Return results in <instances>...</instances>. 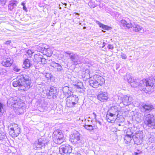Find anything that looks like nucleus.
Wrapping results in <instances>:
<instances>
[{
	"mask_svg": "<svg viewBox=\"0 0 155 155\" xmlns=\"http://www.w3.org/2000/svg\"><path fill=\"white\" fill-rule=\"evenodd\" d=\"M34 59L36 62L42 64H45L47 62L46 59L44 58L43 56L39 53L35 54Z\"/></svg>",
	"mask_w": 155,
	"mask_h": 155,
	"instance_id": "9b49d317",
	"label": "nucleus"
},
{
	"mask_svg": "<svg viewBox=\"0 0 155 155\" xmlns=\"http://www.w3.org/2000/svg\"><path fill=\"white\" fill-rule=\"evenodd\" d=\"M72 147L68 144H63L59 148V152L61 154L71 153L72 151Z\"/></svg>",
	"mask_w": 155,
	"mask_h": 155,
	"instance_id": "6e6552de",
	"label": "nucleus"
},
{
	"mask_svg": "<svg viewBox=\"0 0 155 155\" xmlns=\"http://www.w3.org/2000/svg\"><path fill=\"white\" fill-rule=\"evenodd\" d=\"M21 102L20 101H18L17 102H16L15 103V104H17L18 105L19 104H20L21 103Z\"/></svg>",
	"mask_w": 155,
	"mask_h": 155,
	"instance_id": "4c0bfd02",
	"label": "nucleus"
},
{
	"mask_svg": "<svg viewBox=\"0 0 155 155\" xmlns=\"http://www.w3.org/2000/svg\"><path fill=\"white\" fill-rule=\"evenodd\" d=\"M53 141L56 144H60L65 141V139L61 130H55L52 134Z\"/></svg>",
	"mask_w": 155,
	"mask_h": 155,
	"instance_id": "20e7f679",
	"label": "nucleus"
},
{
	"mask_svg": "<svg viewBox=\"0 0 155 155\" xmlns=\"http://www.w3.org/2000/svg\"><path fill=\"white\" fill-rule=\"evenodd\" d=\"M12 84L14 87H18V90L20 92L26 91L32 86L31 80L29 76L23 74L19 75L14 79Z\"/></svg>",
	"mask_w": 155,
	"mask_h": 155,
	"instance_id": "f257e3e1",
	"label": "nucleus"
},
{
	"mask_svg": "<svg viewBox=\"0 0 155 155\" xmlns=\"http://www.w3.org/2000/svg\"><path fill=\"white\" fill-rule=\"evenodd\" d=\"M121 57L123 59H126L127 58V56L124 54H123L121 55Z\"/></svg>",
	"mask_w": 155,
	"mask_h": 155,
	"instance_id": "c9c22d12",
	"label": "nucleus"
},
{
	"mask_svg": "<svg viewBox=\"0 0 155 155\" xmlns=\"http://www.w3.org/2000/svg\"><path fill=\"white\" fill-rule=\"evenodd\" d=\"M80 140V134L78 132L71 134L70 135V140L74 143H76Z\"/></svg>",
	"mask_w": 155,
	"mask_h": 155,
	"instance_id": "f8f14e48",
	"label": "nucleus"
},
{
	"mask_svg": "<svg viewBox=\"0 0 155 155\" xmlns=\"http://www.w3.org/2000/svg\"><path fill=\"white\" fill-rule=\"evenodd\" d=\"M88 83L91 87L97 88L104 85L105 79L103 77L95 74L89 78Z\"/></svg>",
	"mask_w": 155,
	"mask_h": 155,
	"instance_id": "f03ea898",
	"label": "nucleus"
},
{
	"mask_svg": "<svg viewBox=\"0 0 155 155\" xmlns=\"http://www.w3.org/2000/svg\"><path fill=\"white\" fill-rule=\"evenodd\" d=\"M11 42V41L8 40V41H6V42H5L4 44L5 45H9L10 44Z\"/></svg>",
	"mask_w": 155,
	"mask_h": 155,
	"instance_id": "72a5a7b5",
	"label": "nucleus"
},
{
	"mask_svg": "<svg viewBox=\"0 0 155 155\" xmlns=\"http://www.w3.org/2000/svg\"><path fill=\"white\" fill-rule=\"evenodd\" d=\"M120 26L130 28L132 27L133 25L130 22H127L124 19H122L120 21Z\"/></svg>",
	"mask_w": 155,
	"mask_h": 155,
	"instance_id": "dca6fc26",
	"label": "nucleus"
},
{
	"mask_svg": "<svg viewBox=\"0 0 155 155\" xmlns=\"http://www.w3.org/2000/svg\"><path fill=\"white\" fill-rule=\"evenodd\" d=\"M70 58L71 60H74L75 59V57L74 56H70Z\"/></svg>",
	"mask_w": 155,
	"mask_h": 155,
	"instance_id": "e433bc0d",
	"label": "nucleus"
},
{
	"mask_svg": "<svg viewBox=\"0 0 155 155\" xmlns=\"http://www.w3.org/2000/svg\"><path fill=\"white\" fill-rule=\"evenodd\" d=\"M34 53V51L33 50L28 49L26 52V55L28 57L30 58L32 57Z\"/></svg>",
	"mask_w": 155,
	"mask_h": 155,
	"instance_id": "5701e85b",
	"label": "nucleus"
},
{
	"mask_svg": "<svg viewBox=\"0 0 155 155\" xmlns=\"http://www.w3.org/2000/svg\"><path fill=\"white\" fill-rule=\"evenodd\" d=\"M48 47L49 46L46 44H40L37 46L38 51L43 54Z\"/></svg>",
	"mask_w": 155,
	"mask_h": 155,
	"instance_id": "4468645a",
	"label": "nucleus"
},
{
	"mask_svg": "<svg viewBox=\"0 0 155 155\" xmlns=\"http://www.w3.org/2000/svg\"><path fill=\"white\" fill-rule=\"evenodd\" d=\"M147 116H149V117H147V119L145 122V124L148 126L150 125H152L153 124L155 125V121H154V120H152V115L150 114H149L147 115Z\"/></svg>",
	"mask_w": 155,
	"mask_h": 155,
	"instance_id": "2eb2a0df",
	"label": "nucleus"
},
{
	"mask_svg": "<svg viewBox=\"0 0 155 155\" xmlns=\"http://www.w3.org/2000/svg\"><path fill=\"white\" fill-rule=\"evenodd\" d=\"M97 99L101 102H106L108 99V95L105 92L100 93L97 95Z\"/></svg>",
	"mask_w": 155,
	"mask_h": 155,
	"instance_id": "ddd939ff",
	"label": "nucleus"
},
{
	"mask_svg": "<svg viewBox=\"0 0 155 155\" xmlns=\"http://www.w3.org/2000/svg\"><path fill=\"white\" fill-rule=\"evenodd\" d=\"M52 77V75L49 73H47L45 75V77L48 79H51Z\"/></svg>",
	"mask_w": 155,
	"mask_h": 155,
	"instance_id": "c85d7f7f",
	"label": "nucleus"
},
{
	"mask_svg": "<svg viewBox=\"0 0 155 155\" xmlns=\"http://www.w3.org/2000/svg\"><path fill=\"white\" fill-rule=\"evenodd\" d=\"M128 135H126L124 137V141L126 144L130 143L133 138V137L129 136Z\"/></svg>",
	"mask_w": 155,
	"mask_h": 155,
	"instance_id": "aec40b11",
	"label": "nucleus"
},
{
	"mask_svg": "<svg viewBox=\"0 0 155 155\" xmlns=\"http://www.w3.org/2000/svg\"><path fill=\"white\" fill-rule=\"evenodd\" d=\"M98 24L99 25L100 27L102 28L105 30H108L111 28V27L107 25H104L99 22H98Z\"/></svg>",
	"mask_w": 155,
	"mask_h": 155,
	"instance_id": "4be33fe9",
	"label": "nucleus"
},
{
	"mask_svg": "<svg viewBox=\"0 0 155 155\" xmlns=\"http://www.w3.org/2000/svg\"><path fill=\"white\" fill-rule=\"evenodd\" d=\"M24 66L23 68L25 69H27L30 68L31 66L30 61L28 59H25L23 61Z\"/></svg>",
	"mask_w": 155,
	"mask_h": 155,
	"instance_id": "6ab92c4d",
	"label": "nucleus"
},
{
	"mask_svg": "<svg viewBox=\"0 0 155 155\" xmlns=\"http://www.w3.org/2000/svg\"><path fill=\"white\" fill-rule=\"evenodd\" d=\"M21 4L23 6V9L26 12H27V9L25 6V3L24 2H22Z\"/></svg>",
	"mask_w": 155,
	"mask_h": 155,
	"instance_id": "7c9ffc66",
	"label": "nucleus"
},
{
	"mask_svg": "<svg viewBox=\"0 0 155 155\" xmlns=\"http://www.w3.org/2000/svg\"><path fill=\"white\" fill-rule=\"evenodd\" d=\"M3 110V108L2 104L0 102V112H1V113H3L4 111Z\"/></svg>",
	"mask_w": 155,
	"mask_h": 155,
	"instance_id": "c756f323",
	"label": "nucleus"
},
{
	"mask_svg": "<svg viewBox=\"0 0 155 155\" xmlns=\"http://www.w3.org/2000/svg\"><path fill=\"white\" fill-rule=\"evenodd\" d=\"M1 64L5 67H10L12 65L13 60L11 57L9 56H4L2 58Z\"/></svg>",
	"mask_w": 155,
	"mask_h": 155,
	"instance_id": "0eeeda50",
	"label": "nucleus"
},
{
	"mask_svg": "<svg viewBox=\"0 0 155 155\" xmlns=\"http://www.w3.org/2000/svg\"><path fill=\"white\" fill-rule=\"evenodd\" d=\"M143 84L146 87H153L154 84L155 78L153 77H149L148 78H144L142 80Z\"/></svg>",
	"mask_w": 155,
	"mask_h": 155,
	"instance_id": "9d476101",
	"label": "nucleus"
},
{
	"mask_svg": "<svg viewBox=\"0 0 155 155\" xmlns=\"http://www.w3.org/2000/svg\"><path fill=\"white\" fill-rule=\"evenodd\" d=\"M53 54L52 51L51 49L49 47L47 48V50L43 54L49 57H51Z\"/></svg>",
	"mask_w": 155,
	"mask_h": 155,
	"instance_id": "412c9836",
	"label": "nucleus"
},
{
	"mask_svg": "<svg viewBox=\"0 0 155 155\" xmlns=\"http://www.w3.org/2000/svg\"><path fill=\"white\" fill-rule=\"evenodd\" d=\"M6 0H0V2H5Z\"/></svg>",
	"mask_w": 155,
	"mask_h": 155,
	"instance_id": "ea45409f",
	"label": "nucleus"
},
{
	"mask_svg": "<svg viewBox=\"0 0 155 155\" xmlns=\"http://www.w3.org/2000/svg\"><path fill=\"white\" fill-rule=\"evenodd\" d=\"M129 97L128 96H126L124 97L123 99V101L124 103H128L129 102Z\"/></svg>",
	"mask_w": 155,
	"mask_h": 155,
	"instance_id": "cd10ccee",
	"label": "nucleus"
},
{
	"mask_svg": "<svg viewBox=\"0 0 155 155\" xmlns=\"http://www.w3.org/2000/svg\"><path fill=\"white\" fill-rule=\"evenodd\" d=\"M128 135L129 136H131L134 137V135L133 132L130 129H128L127 132V134L126 135Z\"/></svg>",
	"mask_w": 155,
	"mask_h": 155,
	"instance_id": "bb28decb",
	"label": "nucleus"
},
{
	"mask_svg": "<svg viewBox=\"0 0 155 155\" xmlns=\"http://www.w3.org/2000/svg\"><path fill=\"white\" fill-rule=\"evenodd\" d=\"M77 88L81 89L83 87V84L82 82H78L77 84L74 85Z\"/></svg>",
	"mask_w": 155,
	"mask_h": 155,
	"instance_id": "a878e982",
	"label": "nucleus"
},
{
	"mask_svg": "<svg viewBox=\"0 0 155 155\" xmlns=\"http://www.w3.org/2000/svg\"><path fill=\"white\" fill-rule=\"evenodd\" d=\"M142 107L144 111L149 112H150L154 108L153 106L150 104H145L142 106Z\"/></svg>",
	"mask_w": 155,
	"mask_h": 155,
	"instance_id": "f3484780",
	"label": "nucleus"
},
{
	"mask_svg": "<svg viewBox=\"0 0 155 155\" xmlns=\"http://www.w3.org/2000/svg\"><path fill=\"white\" fill-rule=\"evenodd\" d=\"M13 70L15 71L18 72L20 71L21 69L17 67H15L14 68Z\"/></svg>",
	"mask_w": 155,
	"mask_h": 155,
	"instance_id": "473e14b6",
	"label": "nucleus"
},
{
	"mask_svg": "<svg viewBox=\"0 0 155 155\" xmlns=\"http://www.w3.org/2000/svg\"><path fill=\"white\" fill-rule=\"evenodd\" d=\"M78 98L77 96L70 95L66 99V106L69 108H73L78 104Z\"/></svg>",
	"mask_w": 155,
	"mask_h": 155,
	"instance_id": "423d86ee",
	"label": "nucleus"
},
{
	"mask_svg": "<svg viewBox=\"0 0 155 155\" xmlns=\"http://www.w3.org/2000/svg\"><path fill=\"white\" fill-rule=\"evenodd\" d=\"M84 126L86 130L90 131H92L94 129L93 127L91 125H85Z\"/></svg>",
	"mask_w": 155,
	"mask_h": 155,
	"instance_id": "b1692460",
	"label": "nucleus"
},
{
	"mask_svg": "<svg viewBox=\"0 0 155 155\" xmlns=\"http://www.w3.org/2000/svg\"><path fill=\"white\" fill-rule=\"evenodd\" d=\"M45 141L43 140L41 138L38 140V142L36 145L37 148L41 149L43 147H45Z\"/></svg>",
	"mask_w": 155,
	"mask_h": 155,
	"instance_id": "a211bd4d",
	"label": "nucleus"
},
{
	"mask_svg": "<svg viewBox=\"0 0 155 155\" xmlns=\"http://www.w3.org/2000/svg\"><path fill=\"white\" fill-rule=\"evenodd\" d=\"M118 112L117 107L115 106L111 107L107 111L106 114V120L109 122L114 123L118 116V114L116 115L117 113Z\"/></svg>",
	"mask_w": 155,
	"mask_h": 155,
	"instance_id": "7ed1b4c3",
	"label": "nucleus"
},
{
	"mask_svg": "<svg viewBox=\"0 0 155 155\" xmlns=\"http://www.w3.org/2000/svg\"><path fill=\"white\" fill-rule=\"evenodd\" d=\"M105 45H106L105 43L104 42L103 43V45H102V48L104 47L105 46Z\"/></svg>",
	"mask_w": 155,
	"mask_h": 155,
	"instance_id": "58836bf2",
	"label": "nucleus"
},
{
	"mask_svg": "<svg viewBox=\"0 0 155 155\" xmlns=\"http://www.w3.org/2000/svg\"><path fill=\"white\" fill-rule=\"evenodd\" d=\"M142 29V27L139 25H136L134 28V31L135 32H139Z\"/></svg>",
	"mask_w": 155,
	"mask_h": 155,
	"instance_id": "393cba45",
	"label": "nucleus"
},
{
	"mask_svg": "<svg viewBox=\"0 0 155 155\" xmlns=\"http://www.w3.org/2000/svg\"><path fill=\"white\" fill-rule=\"evenodd\" d=\"M58 92V90L56 87L51 86L49 90L46 91V94L48 97L52 96L53 98L56 97Z\"/></svg>",
	"mask_w": 155,
	"mask_h": 155,
	"instance_id": "1a4fd4ad",
	"label": "nucleus"
},
{
	"mask_svg": "<svg viewBox=\"0 0 155 155\" xmlns=\"http://www.w3.org/2000/svg\"><path fill=\"white\" fill-rule=\"evenodd\" d=\"M8 127L10 128L9 134L13 138L17 137L21 133V128L17 124L11 123L9 125Z\"/></svg>",
	"mask_w": 155,
	"mask_h": 155,
	"instance_id": "39448f33",
	"label": "nucleus"
},
{
	"mask_svg": "<svg viewBox=\"0 0 155 155\" xmlns=\"http://www.w3.org/2000/svg\"><path fill=\"white\" fill-rule=\"evenodd\" d=\"M3 113H1V112H0V116L1 115H2Z\"/></svg>",
	"mask_w": 155,
	"mask_h": 155,
	"instance_id": "a19ab883",
	"label": "nucleus"
},
{
	"mask_svg": "<svg viewBox=\"0 0 155 155\" xmlns=\"http://www.w3.org/2000/svg\"><path fill=\"white\" fill-rule=\"evenodd\" d=\"M57 67H58V68H57V69L58 70L60 71L62 69V67L60 65L58 64L57 66Z\"/></svg>",
	"mask_w": 155,
	"mask_h": 155,
	"instance_id": "f704fd0d",
	"label": "nucleus"
},
{
	"mask_svg": "<svg viewBox=\"0 0 155 155\" xmlns=\"http://www.w3.org/2000/svg\"><path fill=\"white\" fill-rule=\"evenodd\" d=\"M107 48L109 49L112 50L114 49V47L113 45L109 44L107 46Z\"/></svg>",
	"mask_w": 155,
	"mask_h": 155,
	"instance_id": "2f4dec72",
	"label": "nucleus"
},
{
	"mask_svg": "<svg viewBox=\"0 0 155 155\" xmlns=\"http://www.w3.org/2000/svg\"><path fill=\"white\" fill-rule=\"evenodd\" d=\"M138 154V153H135V155H137V154Z\"/></svg>",
	"mask_w": 155,
	"mask_h": 155,
	"instance_id": "79ce46f5",
	"label": "nucleus"
}]
</instances>
